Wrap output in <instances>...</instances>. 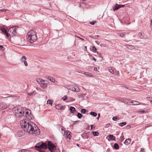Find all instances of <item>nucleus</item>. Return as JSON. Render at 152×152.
I'll list each match as a JSON object with an SVG mask.
<instances>
[{"mask_svg":"<svg viewBox=\"0 0 152 152\" xmlns=\"http://www.w3.org/2000/svg\"><path fill=\"white\" fill-rule=\"evenodd\" d=\"M132 103H133V105H138L140 104L139 102L136 101H133Z\"/></svg>","mask_w":152,"mask_h":152,"instance_id":"obj_22","label":"nucleus"},{"mask_svg":"<svg viewBox=\"0 0 152 152\" xmlns=\"http://www.w3.org/2000/svg\"><path fill=\"white\" fill-rule=\"evenodd\" d=\"M16 27H13L10 28L8 30L7 34V37H13L15 36L16 34Z\"/></svg>","mask_w":152,"mask_h":152,"instance_id":"obj_5","label":"nucleus"},{"mask_svg":"<svg viewBox=\"0 0 152 152\" xmlns=\"http://www.w3.org/2000/svg\"><path fill=\"white\" fill-rule=\"evenodd\" d=\"M69 89L70 90L76 92H77L80 91V89L78 87L76 86H70L69 88Z\"/></svg>","mask_w":152,"mask_h":152,"instance_id":"obj_8","label":"nucleus"},{"mask_svg":"<svg viewBox=\"0 0 152 152\" xmlns=\"http://www.w3.org/2000/svg\"><path fill=\"white\" fill-rule=\"evenodd\" d=\"M47 148H48L51 152H55L56 149V147L54 144L51 141H48L47 145Z\"/></svg>","mask_w":152,"mask_h":152,"instance_id":"obj_7","label":"nucleus"},{"mask_svg":"<svg viewBox=\"0 0 152 152\" xmlns=\"http://www.w3.org/2000/svg\"><path fill=\"white\" fill-rule=\"evenodd\" d=\"M26 59L27 58L25 56H23L21 58L20 60L21 62L23 63L26 66L28 65V63L26 61Z\"/></svg>","mask_w":152,"mask_h":152,"instance_id":"obj_12","label":"nucleus"},{"mask_svg":"<svg viewBox=\"0 0 152 152\" xmlns=\"http://www.w3.org/2000/svg\"><path fill=\"white\" fill-rule=\"evenodd\" d=\"M3 47L2 45H0V50L1 49L3 48Z\"/></svg>","mask_w":152,"mask_h":152,"instance_id":"obj_50","label":"nucleus"},{"mask_svg":"<svg viewBox=\"0 0 152 152\" xmlns=\"http://www.w3.org/2000/svg\"><path fill=\"white\" fill-rule=\"evenodd\" d=\"M95 42L98 45H99L100 43V42L98 41H96Z\"/></svg>","mask_w":152,"mask_h":152,"instance_id":"obj_47","label":"nucleus"},{"mask_svg":"<svg viewBox=\"0 0 152 152\" xmlns=\"http://www.w3.org/2000/svg\"><path fill=\"white\" fill-rule=\"evenodd\" d=\"M0 10V13L3 12H6V11L8 10H5V9H4Z\"/></svg>","mask_w":152,"mask_h":152,"instance_id":"obj_38","label":"nucleus"},{"mask_svg":"<svg viewBox=\"0 0 152 152\" xmlns=\"http://www.w3.org/2000/svg\"><path fill=\"white\" fill-rule=\"evenodd\" d=\"M109 137L110 140H115V137L114 136H113V135H109Z\"/></svg>","mask_w":152,"mask_h":152,"instance_id":"obj_23","label":"nucleus"},{"mask_svg":"<svg viewBox=\"0 0 152 152\" xmlns=\"http://www.w3.org/2000/svg\"><path fill=\"white\" fill-rule=\"evenodd\" d=\"M96 53L98 56L99 57H100L101 56V53L98 52H97Z\"/></svg>","mask_w":152,"mask_h":152,"instance_id":"obj_43","label":"nucleus"},{"mask_svg":"<svg viewBox=\"0 0 152 152\" xmlns=\"http://www.w3.org/2000/svg\"><path fill=\"white\" fill-rule=\"evenodd\" d=\"M100 115V114H99V113H98V117L97 118L98 119H99V116Z\"/></svg>","mask_w":152,"mask_h":152,"instance_id":"obj_53","label":"nucleus"},{"mask_svg":"<svg viewBox=\"0 0 152 152\" xmlns=\"http://www.w3.org/2000/svg\"><path fill=\"white\" fill-rule=\"evenodd\" d=\"M7 104L4 102H2L0 103V109L3 110L7 109Z\"/></svg>","mask_w":152,"mask_h":152,"instance_id":"obj_11","label":"nucleus"},{"mask_svg":"<svg viewBox=\"0 0 152 152\" xmlns=\"http://www.w3.org/2000/svg\"><path fill=\"white\" fill-rule=\"evenodd\" d=\"M84 75H85L86 76H89L90 77H92L93 76V75H92L90 74L89 72H85L84 73Z\"/></svg>","mask_w":152,"mask_h":152,"instance_id":"obj_26","label":"nucleus"},{"mask_svg":"<svg viewBox=\"0 0 152 152\" xmlns=\"http://www.w3.org/2000/svg\"><path fill=\"white\" fill-rule=\"evenodd\" d=\"M92 68L94 70L96 71H97V72H99V71L98 70L96 67H92Z\"/></svg>","mask_w":152,"mask_h":152,"instance_id":"obj_39","label":"nucleus"},{"mask_svg":"<svg viewBox=\"0 0 152 152\" xmlns=\"http://www.w3.org/2000/svg\"><path fill=\"white\" fill-rule=\"evenodd\" d=\"M19 152H30V151L28 150L22 149Z\"/></svg>","mask_w":152,"mask_h":152,"instance_id":"obj_30","label":"nucleus"},{"mask_svg":"<svg viewBox=\"0 0 152 152\" xmlns=\"http://www.w3.org/2000/svg\"><path fill=\"white\" fill-rule=\"evenodd\" d=\"M86 111V110L84 109H82L81 110V112L83 114H85Z\"/></svg>","mask_w":152,"mask_h":152,"instance_id":"obj_36","label":"nucleus"},{"mask_svg":"<svg viewBox=\"0 0 152 152\" xmlns=\"http://www.w3.org/2000/svg\"><path fill=\"white\" fill-rule=\"evenodd\" d=\"M67 98V96H65L64 97H63L62 99H64V100H65Z\"/></svg>","mask_w":152,"mask_h":152,"instance_id":"obj_42","label":"nucleus"},{"mask_svg":"<svg viewBox=\"0 0 152 152\" xmlns=\"http://www.w3.org/2000/svg\"><path fill=\"white\" fill-rule=\"evenodd\" d=\"M113 67H112V69H109V71L112 74H114V71L113 68Z\"/></svg>","mask_w":152,"mask_h":152,"instance_id":"obj_33","label":"nucleus"},{"mask_svg":"<svg viewBox=\"0 0 152 152\" xmlns=\"http://www.w3.org/2000/svg\"><path fill=\"white\" fill-rule=\"evenodd\" d=\"M26 37L28 41L31 43L36 41L37 39L36 33L33 30H30L28 31Z\"/></svg>","mask_w":152,"mask_h":152,"instance_id":"obj_3","label":"nucleus"},{"mask_svg":"<svg viewBox=\"0 0 152 152\" xmlns=\"http://www.w3.org/2000/svg\"><path fill=\"white\" fill-rule=\"evenodd\" d=\"M114 148L116 149H118L119 148V145L117 143H115L114 145Z\"/></svg>","mask_w":152,"mask_h":152,"instance_id":"obj_28","label":"nucleus"},{"mask_svg":"<svg viewBox=\"0 0 152 152\" xmlns=\"http://www.w3.org/2000/svg\"><path fill=\"white\" fill-rule=\"evenodd\" d=\"M140 113H145V112L144 110H142L139 112Z\"/></svg>","mask_w":152,"mask_h":152,"instance_id":"obj_45","label":"nucleus"},{"mask_svg":"<svg viewBox=\"0 0 152 152\" xmlns=\"http://www.w3.org/2000/svg\"><path fill=\"white\" fill-rule=\"evenodd\" d=\"M18 39H19V40H18L19 42H20V41H21V39H20V38H18Z\"/></svg>","mask_w":152,"mask_h":152,"instance_id":"obj_55","label":"nucleus"},{"mask_svg":"<svg viewBox=\"0 0 152 152\" xmlns=\"http://www.w3.org/2000/svg\"><path fill=\"white\" fill-rule=\"evenodd\" d=\"M152 25V19L151 20L150 25L151 26Z\"/></svg>","mask_w":152,"mask_h":152,"instance_id":"obj_51","label":"nucleus"},{"mask_svg":"<svg viewBox=\"0 0 152 152\" xmlns=\"http://www.w3.org/2000/svg\"><path fill=\"white\" fill-rule=\"evenodd\" d=\"M92 134L94 136H96L98 135L99 133L97 132L94 131L92 132Z\"/></svg>","mask_w":152,"mask_h":152,"instance_id":"obj_27","label":"nucleus"},{"mask_svg":"<svg viewBox=\"0 0 152 152\" xmlns=\"http://www.w3.org/2000/svg\"><path fill=\"white\" fill-rule=\"evenodd\" d=\"M52 101L51 100H48L47 101V102L48 104H51L52 105Z\"/></svg>","mask_w":152,"mask_h":152,"instance_id":"obj_37","label":"nucleus"},{"mask_svg":"<svg viewBox=\"0 0 152 152\" xmlns=\"http://www.w3.org/2000/svg\"><path fill=\"white\" fill-rule=\"evenodd\" d=\"M37 150L40 152H44V151L42 149H47V144L42 142L37 143L35 146Z\"/></svg>","mask_w":152,"mask_h":152,"instance_id":"obj_4","label":"nucleus"},{"mask_svg":"<svg viewBox=\"0 0 152 152\" xmlns=\"http://www.w3.org/2000/svg\"><path fill=\"white\" fill-rule=\"evenodd\" d=\"M93 126H94L93 125H90L91 129H93Z\"/></svg>","mask_w":152,"mask_h":152,"instance_id":"obj_48","label":"nucleus"},{"mask_svg":"<svg viewBox=\"0 0 152 152\" xmlns=\"http://www.w3.org/2000/svg\"><path fill=\"white\" fill-rule=\"evenodd\" d=\"M61 130H62V131H64V132H65V129H64V128L63 126H61Z\"/></svg>","mask_w":152,"mask_h":152,"instance_id":"obj_44","label":"nucleus"},{"mask_svg":"<svg viewBox=\"0 0 152 152\" xmlns=\"http://www.w3.org/2000/svg\"><path fill=\"white\" fill-rule=\"evenodd\" d=\"M110 124H107L106 126V127H108L109 125Z\"/></svg>","mask_w":152,"mask_h":152,"instance_id":"obj_54","label":"nucleus"},{"mask_svg":"<svg viewBox=\"0 0 152 152\" xmlns=\"http://www.w3.org/2000/svg\"><path fill=\"white\" fill-rule=\"evenodd\" d=\"M90 24L91 25H94L95 23V22L94 21H91L90 23Z\"/></svg>","mask_w":152,"mask_h":152,"instance_id":"obj_46","label":"nucleus"},{"mask_svg":"<svg viewBox=\"0 0 152 152\" xmlns=\"http://www.w3.org/2000/svg\"><path fill=\"white\" fill-rule=\"evenodd\" d=\"M71 133L69 131H66L64 133V134H63L66 138H68L69 139H70L71 137Z\"/></svg>","mask_w":152,"mask_h":152,"instance_id":"obj_10","label":"nucleus"},{"mask_svg":"<svg viewBox=\"0 0 152 152\" xmlns=\"http://www.w3.org/2000/svg\"><path fill=\"white\" fill-rule=\"evenodd\" d=\"M91 49L94 52H96V48L94 46Z\"/></svg>","mask_w":152,"mask_h":152,"instance_id":"obj_32","label":"nucleus"},{"mask_svg":"<svg viewBox=\"0 0 152 152\" xmlns=\"http://www.w3.org/2000/svg\"><path fill=\"white\" fill-rule=\"evenodd\" d=\"M69 110L72 113H73L76 110L75 108L73 107H70Z\"/></svg>","mask_w":152,"mask_h":152,"instance_id":"obj_20","label":"nucleus"},{"mask_svg":"<svg viewBox=\"0 0 152 152\" xmlns=\"http://www.w3.org/2000/svg\"><path fill=\"white\" fill-rule=\"evenodd\" d=\"M36 94V92L35 91H34L31 93H28V94L29 95H35Z\"/></svg>","mask_w":152,"mask_h":152,"instance_id":"obj_34","label":"nucleus"},{"mask_svg":"<svg viewBox=\"0 0 152 152\" xmlns=\"http://www.w3.org/2000/svg\"><path fill=\"white\" fill-rule=\"evenodd\" d=\"M90 114L91 115H92V116H94V117L96 116L97 115V113H95V112H91L90 113Z\"/></svg>","mask_w":152,"mask_h":152,"instance_id":"obj_25","label":"nucleus"},{"mask_svg":"<svg viewBox=\"0 0 152 152\" xmlns=\"http://www.w3.org/2000/svg\"><path fill=\"white\" fill-rule=\"evenodd\" d=\"M26 119L23 120L20 122L22 128L26 132L37 135L39 134V129L36 125L32 121Z\"/></svg>","mask_w":152,"mask_h":152,"instance_id":"obj_1","label":"nucleus"},{"mask_svg":"<svg viewBox=\"0 0 152 152\" xmlns=\"http://www.w3.org/2000/svg\"><path fill=\"white\" fill-rule=\"evenodd\" d=\"M127 127H128L130 128V125H128Z\"/></svg>","mask_w":152,"mask_h":152,"instance_id":"obj_56","label":"nucleus"},{"mask_svg":"<svg viewBox=\"0 0 152 152\" xmlns=\"http://www.w3.org/2000/svg\"><path fill=\"white\" fill-rule=\"evenodd\" d=\"M100 46L102 47H106V45L104 44H101Z\"/></svg>","mask_w":152,"mask_h":152,"instance_id":"obj_40","label":"nucleus"},{"mask_svg":"<svg viewBox=\"0 0 152 152\" xmlns=\"http://www.w3.org/2000/svg\"><path fill=\"white\" fill-rule=\"evenodd\" d=\"M46 77L51 82H54L55 81V79L52 77L47 76Z\"/></svg>","mask_w":152,"mask_h":152,"instance_id":"obj_18","label":"nucleus"},{"mask_svg":"<svg viewBox=\"0 0 152 152\" xmlns=\"http://www.w3.org/2000/svg\"><path fill=\"white\" fill-rule=\"evenodd\" d=\"M36 81L42 88L45 89L47 87V83L45 80H43L40 78H37L36 79Z\"/></svg>","mask_w":152,"mask_h":152,"instance_id":"obj_6","label":"nucleus"},{"mask_svg":"<svg viewBox=\"0 0 152 152\" xmlns=\"http://www.w3.org/2000/svg\"><path fill=\"white\" fill-rule=\"evenodd\" d=\"M131 142V140L130 139H126L124 142V143L126 144V145H128L129 144L130 142Z\"/></svg>","mask_w":152,"mask_h":152,"instance_id":"obj_19","label":"nucleus"},{"mask_svg":"<svg viewBox=\"0 0 152 152\" xmlns=\"http://www.w3.org/2000/svg\"><path fill=\"white\" fill-rule=\"evenodd\" d=\"M77 146H79V144H77Z\"/></svg>","mask_w":152,"mask_h":152,"instance_id":"obj_58","label":"nucleus"},{"mask_svg":"<svg viewBox=\"0 0 152 152\" xmlns=\"http://www.w3.org/2000/svg\"><path fill=\"white\" fill-rule=\"evenodd\" d=\"M117 99L119 101H122L125 104H126V103H128V99H124L123 98H118Z\"/></svg>","mask_w":152,"mask_h":152,"instance_id":"obj_13","label":"nucleus"},{"mask_svg":"<svg viewBox=\"0 0 152 152\" xmlns=\"http://www.w3.org/2000/svg\"><path fill=\"white\" fill-rule=\"evenodd\" d=\"M56 109L58 110H60L62 109H64V107L63 106H61L59 104H57L56 106Z\"/></svg>","mask_w":152,"mask_h":152,"instance_id":"obj_15","label":"nucleus"},{"mask_svg":"<svg viewBox=\"0 0 152 152\" xmlns=\"http://www.w3.org/2000/svg\"><path fill=\"white\" fill-rule=\"evenodd\" d=\"M126 47L130 50H132L134 49V47L131 45H126Z\"/></svg>","mask_w":152,"mask_h":152,"instance_id":"obj_16","label":"nucleus"},{"mask_svg":"<svg viewBox=\"0 0 152 152\" xmlns=\"http://www.w3.org/2000/svg\"><path fill=\"white\" fill-rule=\"evenodd\" d=\"M117 116H115V117H113V118H112V120H113V121H116V119H117Z\"/></svg>","mask_w":152,"mask_h":152,"instance_id":"obj_41","label":"nucleus"},{"mask_svg":"<svg viewBox=\"0 0 152 152\" xmlns=\"http://www.w3.org/2000/svg\"><path fill=\"white\" fill-rule=\"evenodd\" d=\"M124 7V5L116 4L113 7V10L115 11V10H118L120 8Z\"/></svg>","mask_w":152,"mask_h":152,"instance_id":"obj_9","label":"nucleus"},{"mask_svg":"<svg viewBox=\"0 0 152 152\" xmlns=\"http://www.w3.org/2000/svg\"><path fill=\"white\" fill-rule=\"evenodd\" d=\"M0 29L2 32L4 33L7 36V31L4 27H1Z\"/></svg>","mask_w":152,"mask_h":152,"instance_id":"obj_17","label":"nucleus"},{"mask_svg":"<svg viewBox=\"0 0 152 152\" xmlns=\"http://www.w3.org/2000/svg\"><path fill=\"white\" fill-rule=\"evenodd\" d=\"M128 103H126V104H129L131 105H133V103H132V102H133V101H131L129 100L128 99Z\"/></svg>","mask_w":152,"mask_h":152,"instance_id":"obj_31","label":"nucleus"},{"mask_svg":"<svg viewBox=\"0 0 152 152\" xmlns=\"http://www.w3.org/2000/svg\"><path fill=\"white\" fill-rule=\"evenodd\" d=\"M144 148H142L141 149V152H142L144 151Z\"/></svg>","mask_w":152,"mask_h":152,"instance_id":"obj_49","label":"nucleus"},{"mask_svg":"<svg viewBox=\"0 0 152 152\" xmlns=\"http://www.w3.org/2000/svg\"><path fill=\"white\" fill-rule=\"evenodd\" d=\"M126 122H124L120 123L119 124V125L121 126H123L126 125Z\"/></svg>","mask_w":152,"mask_h":152,"instance_id":"obj_29","label":"nucleus"},{"mask_svg":"<svg viewBox=\"0 0 152 152\" xmlns=\"http://www.w3.org/2000/svg\"><path fill=\"white\" fill-rule=\"evenodd\" d=\"M82 116H83V115H82L80 113H78V114H77V116L78 118H81L82 117Z\"/></svg>","mask_w":152,"mask_h":152,"instance_id":"obj_35","label":"nucleus"},{"mask_svg":"<svg viewBox=\"0 0 152 152\" xmlns=\"http://www.w3.org/2000/svg\"><path fill=\"white\" fill-rule=\"evenodd\" d=\"M93 59L95 61H96V59L94 58H93Z\"/></svg>","mask_w":152,"mask_h":152,"instance_id":"obj_57","label":"nucleus"},{"mask_svg":"<svg viewBox=\"0 0 152 152\" xmlns=\"http://www.w3.org/2000/svg\"><path fill=\"white\" fill-rule=\"evenodd\" d=\"M95 38H98L99 37V35H96V36H95Z\"/></svg>","mask_w":152,"mask_h":152,"instance_id":"obj_52","label":"nucleus"},{"mask_svg":"<svg viewBox=\"0 0 152 152\" xmlns=\"http://www.w3.org/2000/svg\"><path fill=\"white\" fill-rule=\"evenodd\" d=\"M23 134L21 131L19 132L18 133L17 136L18 137H20L23 135Z\"/></svg>","mask_w":152,"mask_h":152,"instance_id":"obj_24","label":"nucleus"},{"mask_svg":"<svg viewBox=\"0 0 152 152\" xmlns=\"http://www.w3.org/2000/svg\"><path fill=\"white\" fill-rule=\"evenodd\" d=\"M117 34L118 36H120L121 37H124V36L125 35V33H118Z\"/></svg>","mask_w":152,"mask_h":152,"instance_id":"obj_21","label":"nucleus"},{"mask_svg":"<svg viewBox=\"0 0 152 152\" xmlns=\"http://www.w3.org/2000/svg\"><path fill=\"white\" fill-rule=\"evenodd\" d=\"M85 48L86 49L87 47L86 46H85Z\"/></svg>","mask_w":152,"mask_h":152,"instance_id":"obj_59","label":"nucleus"},{"mask_svg":"<svg viewBox=\"0 0 152 152\" xmlns=\"http://www.w3.org/2000/svg\"><path fill=\"white\" fill-rule=\"evenodd\" d=\"M13 109L14 113L17 117H21L24 116L29 120H32L33 118V116L31 115V111L29 109L26 110L25 112L24 109L21 106L14 108Z\"/></svg>","mask_w":152,"mask_h":152,"instance_id":"obj_2","label":"nucleus"},{"mask_svg":"<svg viewBox=\"0 0 152 152\" xmlns=\"http://www.w3.org/2000/svg\"><path fill=\"white\" fill-rule=\"evenodd\" d=\"M139 36L142 39H146L148 38V37L146 36H144V34L143 33H139Z\"/></svg>","mask_w":152,"mask_h":152,"instance_id":"obj_14","label":"nucleus"}]
</instances>
